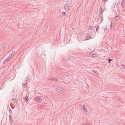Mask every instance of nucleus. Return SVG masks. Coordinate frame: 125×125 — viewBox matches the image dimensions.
<instances>
[{
    "label": "nucleus",
    "mask_w": 125,
    "mask_h": 125,
    "mask_svg": "<svg viewBox=\"0 0 125 125\" xmlns=\"http://www.w3.org/2000/svg\"><path fill=\"white\" fill-rule=\"evenodd\" d=\"M71 6V4L68 1H67L65 4L64 8L66 11H68Z\"/></svg>",
    "instance_id": "obj_1"
},
{
    "label": "nucleus",
    "mask_w": 125,
    "mask_h": 125,
    "mask_svg": "<svg viewBox=\"0 0 125 125\" xmlns=\"http://www.w3.org/2000/svg\"><path fill=\"white\" fill-rule=\"evenodd\" d=\"M29 80L28 79H26L22 83L23 87L24 88L26 87L27 86L28 82L29 81Z\"/></svg>",
    "instance_id": "obj_2"
},
{
    "label": "nucleus",
    "mask_w": 125,
    "mask_h": 125,
    "mask_svg": "<svg viewBox=\"0 0 125 125\" xmlns=\"http://www.w3.org/2000/svg\"><path fill=\"white\" fill-rule=\"evenodd\" d=\"M56 90L58 92L61 94L63 93L64 91L63 89L61 88H56Z\"/></svg>",
    "instance_id": "obj_3"
},
{
    "label": "nucleus",
    "mask_w": 125,
    "mask_h": 125,
    "mask_svg": "<svg viewBox=\"0 0 125 125\" xmlns=\"http://www.w3.org/2000/svg\"><path fill=\"white\" fill-rule=\"evenodd\" d=\"M34 99L35 100L39 102H40L42 101V98L40 97H35Z\"/></svg>",
    "instance_id": "obj_4"
},
{
    "label": "nucleus",
    "mask_w": 125,
    "mask_h": 125,
    "mask_svg": "<svg viewBox=\"0 0 125 125\" xmlns=\"http://www.w3.org/2000/svg\"><path fill=\"white\" fill-rule=\"evenodd\" d=\"M9 117L10 122V124H12V123L14 122V120H13L12 118V117L11 115H10Z\"/></svg>",
    "instance_id": "obj_5"
},
{
    "label": "nucleus",
    "mask_w": 125,
    "mask_h": 125,
    "mask_svg": "<svg viewBox=\"0 0 125 125\" xmlns=\"http://www.w3.org/2000/svg\"><path fill=\"white\" fill-rule=\"evenodd\" d=\"M92 36H91L90 34L88 33L87 35V36L85 39V40H90V39L92 38L91 37Z\"/></svg>",
    "instance_id": "obj_6"
},
{
    "label": "nucleus",
    "mask_w": 125,
    "mask_h": 125,
    "mask_svg": "<svg viewBox=\"0 0 125 125\" xmlns=\"http://www.w3.org/2000/svg\"><path fill=\"white\" fill-rule=\"evenodd\" d=\"M121 6L123 8L125 7V0H123L121 3Z\"/></svg>",
    "instance_id": "obj_7"
},
{
    "label": "nucleus",
    "mask_w": 125,
    "mask_h": 125,
    "mask_svg": "<svg viewBox=\"0 0 125 125\" xmlns=\"http://www.w3.org/2000/svg\"><path fill=\"white\" fill-rule=\"evenodd\" d=\"M10 55H9L8 57H7L6 59L3 62V64H5L6 62H7L9 60V59L10 57Z\"/></svg>",
    "instance_id": "obj_8"
},
{
    "label": "nucleus",
    "mask_w": 125,
    "mask_h": 125,
    "mask_svg": "<svg viewBox=\"0 0 125 125\" xmlns=\"http://www.w3.org/2000/svg\"><path fill=\"white\" fill-rule=\"evenodd\" d=\"M11 102L14 104L15 103H17V101L16 99L14 98H13L12 99L11 101Z\"/></svg>",
    "instance_id": "obj_9"
},
{
    "label": "nucleus",
    "mask_w": 125,
    "mask_h": 125,
    "mask_svg": "<svg viewBox=\"0 0 125 125\" xmlns=\"http://www.w3.org/2000/svg\"><path fill=\"white\" fill-rule=\"evenodd\" d=\"M120 15H118L115 17V20L116 21L120 19Z\"/></svg>",
    "instance_id": "obj_10"
},
{
    "label": "nucleus",
    "mask_w": 125,
    "mask_h": 125,
    "mask_svg": "<svg viewBox=\"0 0 125 125\" xmlns=\"http://www.w3.org/2000/svg\"><path fill=\"white\" fill-rule=\"evenodd\" d=\"M28 98L27 96H26V97L24 99L26 103H27L29 101V100H28Z\"/></svg>",
    "instance_id": "obj_11"
},
{
    "label": "nucleus",
    "mask_w": 125,
    "mask_h": 125,
    "mask_svg": "<svg viewBox=\"0 0 125 125\" xmlns=\"http://www.w3.org/2000/svg\"><path fill=\"white\" fill-rule=\"evenodd\" d=\"M49 80H51L53 81H57V79L53 78H51V79H50Z\"/></svg>",
    "instance_id": "obj_12"
},
{
    "label": "nucleus",
    "mask_w": 125,
    "mask_h": 125,
    "mask_svg": "<svg viewBox=\"0 0 125 125\" xmlns=\"http://www.w3.org/2000/svg\"><path fill=\"white\" fill-rule=\"evenodd\" d=\"M104 9L103 8H100V10H99V11L100 12H101L102 13L104 11Z\"/></svg>",
    "instance_id": "obj_13"
},
{
    "label": "nucleus",
    "mask_w": 125,
    "mask_h": 125,
    "mask_svg": "<svg viewBox=\"0 0 125 125\" xmlns=\"http://www.w3.org/2000/svg\"><path fill=\"white\" fill-rule=\"evenodd\" d=\"M99 26H97V28H96V32H97V33L98 32V31L99 30Z\"/></svg>",
    "instance_id": "obj_14"
},
{
    "label": "nucleus",
    "mask_w": 125,
    "mask_h": 125,
    "mask_svg": "<svg viewBox=\"0 0 125 125\" xmlns=\"http://www.w3.org/2000/svg\"><path fill=\"white\" fill-rule=\"evenodd\" d=\"M82 109H83L84 111L86 110V111H87V110H86V107L85 106L83 107H82Z\"/></svg>",
    "instance_id": "obj_15"
},
{
    "label": "nucleus",
    "mask_w": 125,
    "mask_h": 125,
    "mask_svg": "<svg viewBox=\"0 0 125 125\" xmlns=\"http://www.w3.org/2000/svg\"><path fill=\"white\" fill-rule=\"evenodd\" d=\"M9 112L10 114H12V110L10 108L9 109Z\"/></svg>",
    "instance_id": "obj_16"
},
{
    "label": "nucleus",
    "mask_w": 125,
    "mask_h": 125,
    "mask_svg": "<svg viewBox=\"0 0 125 125\" xmlns=\"http://www.w3.org/2000/svg\"><path fill=\"white\" fill-rule=\"evenodd\" d=\"M113 59H108V62L109 63H110V62H111V61L112 60H113Z\"/></svg>",
    "instance_id": "obj_17"
},
{
    "label": "nucleus",
    "mask_w": 125,
    "mask_h": 125,
    "mask_svg": "<svg viewBox=\"0 0 125 125\" xmlns=\"http://www.w3.org/2000/svg\"><path fill=\"white\" fill-rule=\"evenodd\" d=\"M62 15L63 16H65L66 15V14L65 12H62Z\"/></svg>",
    "instance_id": "obj_18"
},
{
    "label": "nucleus",
    "mask_w": 125,
    "mask_h": 125,
    "mask_svg": "<svg viewBox=\"0 0 125 125\" xmlns=\"http://www.w3.org/2000/svg\"><path fill=\"white\" fill-rule=\"evenodd\" d=\"M101 16H99L98 17V20L96 21L97 22H98L99 21V19H100V18Z\"/></svg>",
    "instance_id": "obj_19"
},
{
    "label": "nucleus",
    "mask_w": 125,
    "mask_h": 125,
    "mask_svg": "<svg viewBox=\"0 0 125 125\" xmlns=\"http://www.w3.org/2000/svg\"><path fill=\"white\" fill-rule=\"evenodd\" d=\"M15 51H13L12 52V53H11V54H10V55H11L10 56V57H11V56H12V55L13 54L15 53Z\"/></svg>",
    "instance_id": "obj_20"
},
{
    "label": "nucleus",
    "mask_w": 125,
    "mask_h": 125,
    "mask_svg": "<svg viewBox=\"0 0 125 125\" xmlns=\"http://www.w3.org/2000/svg\"><path fill=\"white\" fill-rule=\"evenodd\" d=\"M80 106L82 108V107H83L84 106H85V105L84 104H80Z\"/></svg>",
    "instance_id": "obj_21"
},
{
    "label": "nucleus",
    "mask_w": 125,
    "mask_h": 125,
    "mask_svg": "<svg viewBox=\"0 0 125 125\" xmlns=\"http://www.w3.org/2000/svg\"><path fill=\"white\" fill-rule=\"evenodd\" d=\"M121 66L122 67L124 68L125 69V65L122 64L121 65Z\"/></svg>",
    "instance_id": "obj_22"
},
{
    "label": "nucleus",
    "mask_w": 125,
    "mask_h": 125,
    "mask_svg": "<svg viewBox=\"0 0 125 125\" xmlns=\"http://www.w3.org/2000/svg\"><path fill=\"white\" fill-rule=\"evenodd\" d=\"M93 26H91L90 27L89 30H91L93 28Z\"/></svg>",
    "instance_id": "obj_23"
},
{
    "label": "nucleus",
    "mask_w": 125,
    "mask_h": 125,
    "mask_svg": "<svg viewBox=\"0 0 125 125\" xmlns=\"http://www.w3.org/2000/svg\"><path fill=\"white\" fill-rule=\"evenodd\" d=\"M103 14H102V16L101 17V21L100 22V23L102 21H103Z\"/></svg>",
    "instance_id": "obj_24"
},
{
    "label": "nucleus",
    "mask_w": 125,
    "mask_h": 125,
    "mask_svg": "<svg viewBox=\"0 0 125 125\" xmlns=\"http://www.w3.org/2000/svg\"><path fill=\"white\" fill-rule=\"evenodd\" d=\"M112 21H111V26H110V28H111V29H112V27H113V25H112Z\"/></svg>",
    "instance_id": "obj_25"
},
{
    "label": "nucleus",
    "mask_w": 125,
    "mask_h": 125,
    "mask_svg": "<svg viewBox=\"0 0 125 125\" xmlns=\"http://www.w3.org/2000/svg\"><path fill=\"white\" fill-rule=\"evenodd\" d=\"M107 29V27L106 26H105L104 28V29L105 30H106Z\"/></svg>",
    "instance_id": "obj_26"
},
{
    "label": "nucleus",
    "mask_w": 125,
    "mask_h": 125,
    "mask_svg": "<svg viewBox=\"0 0 125 125\" xmlns=\"http://www.w3.org/2000/svg\"><path fill=\"white\" fill-rule=\"evenodd\" d=\"M92 71L95 73L96 74L97 71L94 70H92Z\"/></svg>",
    "instance_id": "obj_27"
},
{
    "label": "nucleus",
    "mask_w": 125,
    "mask_h": 125,
    "mask_svg": "<svg viewBox=\"0 0 125 125\" xmlns=\"http://www.w3.org/2000/svg\"><path fill=\"white\" fill-rule=\"evenodd\" d=\"M85 125H91L90 124L86 123L85 124Z\"/></svg>",
    "instance_id": "obj_28"
},
{
    "label": "nucleus",
    "mask_w": 125,
    "mask_h": 125,
    "mask_svg": "<svg viewBox=\"0 0 125 125\" xmlns=\"http://www.w3.org/2000/svg\"><path fill=\"white\" fill-rule=\"evenodd\" d=\"M102 12H100V13H99V16H101V15H102ZM101 17V16H100Z\"/></svg>",
    "instance_id": "obj_29"
},
{
    "label": "nucleus",
    "mask_w": 125,
    "mask_h": 125,
    "mask_svg": "<svg viewBox=\"0 0 125 125\" xmlns=\"http://www.w3.org/2000/svg\"><path fill=\"white\" fill-rule=\"evenodd\" d=\"M103 0V2H105V1H106L107 0Z\"/></svg>",
    "instance_id": "obj_30"
},
{
    "label": "nucleus",
    "mask_w": 125,
    "mask_h": 125,
    "mask_svg": "<svg viewBox=\"0 0 125 125\" xmlns=\"http://www.w3.org/2000/svg\"><path fill=\"white\" fill-rule=\"evenodd\" d=\"M73 31H75V29L74 28H73Z\"/></svg>",
    "instance_id": "obj_31"
}]
</instances>
